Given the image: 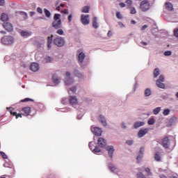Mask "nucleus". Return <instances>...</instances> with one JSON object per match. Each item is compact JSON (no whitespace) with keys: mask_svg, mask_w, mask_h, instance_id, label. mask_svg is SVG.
<instances>
[{"mask_svg":"<svg viewBox=\"0 0 178 178\" xmlns=\"http://www.w3.org/2000/svg\"><path fill=\"white\" fill-rule=\"evenodd\" d=\"M52 27L58 30L62 27V20L60 19V14H55L54 16V22H52Z\"/></svg>","mask_w":178,"mask_h":178,"instance_id":"obj_1","label":"nucleus"},{"mask_svg":"<svg viewBox=\"0 0 178 178\" xmlns=\"http://www.w3.org/2000/svg\"><path fill=\"white\" fill-rule=\"evenodd\" d=\"M1 42L4 45H12L15 42V39L12 36H6L1 39Z\"/></svg>","mask_w":178,"mask_h":178,"instance_id":"obj_2","label":"nucleus"},{"mask_svg":"<svg viewBox=\"0 0 178 178\" xmlns=\"http://www.w3.org/2000/svg\"><path fill=\"white\" fill-rule=\"evenodd\" d=\"M163 81H165V76L160 75L159 79L156 81V86H157L159 88L165 89V83H163Z\"/></svg>","mask_w":178,"mask_h":178,"instance_id":"obj_3","label":"nucleus"},{"mask_svg":"<svg viewBox=\"0 0 178 178\" xmlns=\"http://www.w3.org/2000/svg\"><path fill=\"white\" fill-rule=\"evenodd\" d=\"M53 42L56 47H63L65 45V39L62 37H58L53 40Z\"/></svg>","mask_w":178,"mask_h":178,"instance_id":"obj_4","label":"nucleus"},{"mask_svg":"<svg viewBox=\"0 0 178 178\" xmlns=\"http://www.w3.org/2000/svg\"><path fill=\"white\" fill-rule=\"evenodd\" d=\"M149 6H151L149 2L147 0H145L140 3V8L143 12H147L149 9Z\"/></svg>","mask_w":178,"mask_h":178,"instance_id":"obj_5","label":"nucleus"},{"mask_svg":"<svg viewBox=\"0 0 178 178\" xmlns=\"http://www.w3.org/2000/svg\"><path fill=\"white\" fill-rule=\"evenodd\" d=\"M161 144L163 148H165V149H169V148H170V140L169 139V137H164L162 139Z\"/></svg>","mask_w":178,"mask_h":178,"instance_id":"obj_6","label":"nucleus"},{"mask_svg":"<svg viewBox=\"0 0 178 178\" xmlns=\"http://www.w3.org/2000/svg\"><path fill=\"white\" fill-rule=\"evenodd\" d=\"M23 116H30L31 115V107L27 106L22 108V113Z\"/></svg>","mask_w":178,"mask_h":178,"instance_id":"obj_7","label":"nucleus"},{"mask_svg":"<svg viewBox=\"0 0 178 178\" xmlns=\"http://www.w3.org/2000/svg\"><path fill=\"white\" fill-rule=\"evenodd\" d=\"M88 17H90L89 15H81V22L84 26H87V24H90V19H88Z\"/></svg>","mask_w":178,"mask_h":178,"instance_id":"obj_8","label":"nucleus"},{"mask_svg":"<svg viewBox=\"0 0 178 178\" xmlns=\"http://www.w3.org/2000/svg\"><path fill=\"white\" fill-rule=\"evenodd\" d=\"M91 130L93 134H95V136H102V129H101V128L95 127L92 128Z\"/></svg>","mask_w":178,"mask_h":178,"instance_id":"obj_9","label":"nucleus"},{"mask_svg":"<svg viewBox=\"0 0 178 178\" xmlns=\"http://www.w3.org/2000/svg\"><path fill=\"white\" fill-rule=\"evenodd\" d=\"M106 150L108 152V156L113 158V152H115V148H113V146L109 145L106 147Z\"/></svg>","mask_w":178,"mask_h":178,"instance_id":"obj_10","label":"nucleus"},{"mask_svg":"<svg viewBox=\"0 0 178 178\" xmlns=\"http://www.w3.org/2000/svg\"><path fill=\"white\" fill-rule=\"evenodd\" d=\"M3 27L7 31H13V26L12 25V24H10L9 22H4L3 24Z\"/></svg>","mask_w":178,"mask_h":178,"instance_id":"obj_11","label":"nucleus"},{"mask_svg":"<svg viewBox=\"0 0 178 178\" xmlns=\"http://www.w3.org/2000/svg\"><path fill=\"white\" fill-rule=\"evenodd\" d=\"M97 144L101 148L106 146V140L104 138H99L97 140Z\"/></svg>","mask_w":178,"mask_h":178,"instance_id":"obj_12","label":"nucleus"},{"mask_svg":"<svg viewBox=\"0 0 178 178\" xmlns=\"http://www.w3.org/2000/svg\"><path fill=\"white\" fill-rule=\"evenodd\" d=\"M77 54H79V55H78V61L80 63H83V62H84V59L86 58V54L83 52H80V50L77 51Z\"/></svg>","mask_w":178,"mask_h":178,"instance_id":"obj_13","label":"nucleus"},{"mask_svg":"<svg viewBox=\"0 0 178 178\" xmlns=\"http://www.w3.org/2000/svg\"><path fill=\"white\" fill-rule=\"evenodd\" d=\"M8 111L10 112V115H13V116H15L16 119H19V118H22L21 113H18L17 112H13V108L7 107Z\"/></svg>","mask_w":178,"mask_h":178,"instance_id":"obj_14","label":"nucleus"},{"mask_svg":"<svg viewBox=\"0 0 178 178\" xmlns=\"http://www.w3.org/2000/svg\"><path fill=\"white\" fill-rule=\"evenodd\" d=\"M30 69L32 72H38L40 70V65L37 63H33L30 66Z\"/></svg>","mask_w":178,"mask_h":178,"instance_id":"obj_15","label":"nucleus"},{"mask_svg":"<svg viewBox=\"0 0 178 178\" xmlns=\"http://www.w3.org/2000/svg\"><path fill=\"white\" fill-rule=\"evenodd\" d=\"M147 133H148V129L145 128L144 129H140L138 133V137L141 138V137H144Z\"/></svg>","mask_w":178,"mask_h":178,"instance_id":"obj_16","label":"nucleus"},{"mask_svg":"<svg viewBox=\"0 0 178 178\" xmlns=\"http://www.w3.org/2000/svg\"><path fill=\"white\" fill-rule=\"evenodd\" d=\"M69 101L71 105H77L78 101L76 96H70Z\"/></svg>","mask_w":178,"mask_h":178,"instance_id":"obj_17","label":"nucleus"},{"mask_svg":"<svg viewBox=\"0 0 178 178\" xmlns=\"http://www.w3.org/2000/svg\"><path fill=\"white\" fill-rule=\"evenodd\" d=\"M66 77L67 79L65 81V84L67 86H69V84H72V83H73V81L72 80V79H70V72H66Z\"/></svg>","mask_w":178,"mask_h":178,"instance_id":"obj_18","label":"nucleus"},{"mask_svg":"<svg viewBox=\"0 0 178 178\" xmlns=\"http://www.w3.org/2000/svg\"><path fill=\"white\" fill-rule=\"evenodd\" d=\"M54 38V35H51V36H49L47 38V48L48 49H50L51 48V44H52V40Z\"/></svg>","mask_w":178,"mask_h":178,"instance_id":"obj_19","label":"nucleus"},{"mask_svg":"<svg viewBox=\"0 0 178 178\" xmlns=\"http://www.w3.org/2000/svg\"><path fill=\"white\" fill-rule=\"evenodd\" d=\"M159 74H161V70H159V68H155L153 72L154 78L156 79Z\"/></svg>","mask_w":178,"mask_h":178,"instance_id":"obj_20","label":"nucleus"},{"mask_svg":"<svg viewBox=\"0 0 178 178\" xmlns=\"http://www.w3.org/2000/svg\"><path fill=\"white\" fill-rule=\"evenodd\" d=\"M139 152L140 155H138L136 158L138 162H140L141 158H143V154H144V147H140Z\"/></svg>","mask_w":178,"mask_h":178,"instance_id":"obj_21","label":"nucleus"},{"mask_svg":"<svg viewBox=\"0 0 178 178\" xmlns=\"http://www.w3.org/2000/svg\"><path fill=\"white\" fill-rule=\"evenodd\" d=\"M1 22H8L9 20V17L6 13L1 14Z\"/></svg>","mask_w":178,"mask_h":178,"instance_id":"obj_22","label":"nucleus"},{"mask_svg":"<svg viewBox=\"0 0 178 178\" xmlns=\"http://www.w3.org/2000/svg\"><path fill=\"white\" fill-rule=\"evenodd\" d=\"M142 126H144V122H136L134 124V129H138V127H141Z\"/></svg>","mask_w":178,"mask_h":178,"instance_id":"obj_23","label":"nucleus"},{"mask_svg":"<svg viewBox=\"0 0 178 178\" xmlns=\"http://www.w3.org/2000/svg\"><path fill=\"white\" fill-rule=\"evenodd\" d=\"M165 5L167 10H170V11L173 10V5L171 3H165Z\"/></svg>","mask_w":178,"mask_h":178,"instance_id":"obj_24","label":"nucleus"},{"mask_svg":"<svg viewBox=\"0 0 178 178\" xmlns=\"http://www.w3.org/2000/svg\"><path fill=\"white\" fill-rule=\"evenodd\" d=\"M99 121L103 124V126L106 127V120H105V117L103 115H99Z\"/></svg>","mask_w":178,"mask_h":178,"instance_id":"obj_25","label":"nucleus"},{"mask_svg":"<svg viewBox=\"0 0 178 178\" xmlns=\"http://www.w3.org/2000/svg\"><path fill=\"white\" fill-rule=\"evenodd\" d=\"M97 19L96 17H94L92 19V27L94 29H97L98 28V22H97Z\"/></svg>","mask_w":178,"mask_h":178,"instance_id":"obj_26","label":"nucleus"},{"mask_svg":"<svg viewBox=\"0 0 178 178\" xmlns=\"http://www.w3.org/2000/svg\"><path fill=\"white\" fill-rule=\"evenodd\" d=\"M21 35H22V37H30V35H31V33L22 31L21 32Z\"/></svg>","mask_w":178,"mask_h":178,"instance_id":"obj_27","label":"nucleus"},{"mask_svg":"<svg viewBox=\"0 0 178 178\" xmlns=\"http://www.w3.org/2000/svg\"><path fill=\"white\" fill-rule=\"evenodd\" d=\"M82 13H88L90 12V7L84 6L81 10Z\"/></svg>","mask_w":178,"mask_h":178,"instance_id":"obj_28","label":"nucleus"},{"mask_svg":"<svg viewBox=\"0 0 178 178\" xmlns=\"http://www.w3.org/2000/svg\"><path fill=\"white\" fill-rule=\"evenodd\" d=\"M44 13L47 17H51V12H49L47 8L44 9Z\"/></svg>","mask_w":178,"mask_h":178,"instance_id":"obj_29","label":"nucleus"},{"mask_svg":"<svg viewBox=\"0 0 178 178\" xmlns=\"http://www.w3.org/2000/svg\"><path fill=\"white\" fill-rule=\"evenodd\" d=\"M52 81L54 84H59V79L56 77V76L54 75L52 76Z\"/></svg>","mask_w":178,"mask_h":178,"instance_id":"obj_30","label":"nucleus"},{"mask_svg":"<svg viewBox=\"0 0 178 178\" xmlns=\"http://www.w3.org/2000/svg\"><path fill=\"white\" fill-rule=\"evenodd\" d=\"M154 159L157 162H160V161H161V155L159 154V153H156V154L154 156Z\"/></svg>","mask_w":178,"mask_h":178,"instance_id":"obj_31","label":"nucleus"},{"mask_svg":"<svg viewBox=\"0 0 178 178\" xmlns=\"http://www.w3.org/2000/svg\"><path fill=\"white\" fill-rule=\"evenodd\" d=\"M161 112V107H157L153 110L154 115H158Z\"/></svg>","mask_w":178,"mask_h":178,"instance_id":"obj_32","label":"nucleus"},{"mask_svg":"<svg viewBox=\"0 0 178 178\" xmlns=\"http://www.w3.org/2000/svg\"><path fill=\"white\" fill-rule=\"evenodd\" d=\"M145 97H149V95H151V90L149 88H147L145 90Z\"/></svg>","mask_w":178,"mask_h":178,"instance_id":"obj_33","label":"nucleus"},{"mask_svg":"<svg viewBox=\"0 0 178 178\" xmlns=\"http://www.w3.org/2000/svg\"><path fill=\"white\" fill-rule=\"evenodd\" d=\"M145 172L147 173V176H152V172H151V169H149V168H145Z\"/></svg>","mask_w":178,"mask_h":178,"instance_id":"obj_34","label":"nucleus"},{"mask_svg":"<svg viewBox=\"0 0 178 178\" xmlns=\"http://www.w3.org/2000/svg\"><path fill=\"white\" fill-rule=\"evenodd\" d=\"M129 9L131 15H136L137 13V11L136 10V8L134 7H131L129 8Z\"/></svg>","mask_w":178,"mask_h":178,"instance_id":"obj_35","label":"nucleus"},{"mask_svg":"<svg viewBox=\"0 0 178 178\" xmlns=\"http://www.w3.org/2000/svg\"><path fill=\"white\" fill-rule=\"evenodd\" d=\"M93 152H94L95 154H98V153L101 152V149L99 148V147L96 146V147H95V149H93Z\"/></svg>","mask_w":178,"mask_h":178,"instance_id":"obj_36","label":"nucleus"},{"mask_svg":"<svg viewBox=\"0 0 178 178\" xmlns=\"http://www.w3.org/2000/svg\"><path fill=\"white\" fill-rule=\"evenodd\" d=\"M108 168L111 172H116V168H115V166H113V165L109 164Z\"/></svg>","mask_w":178,"mask_h":178,"instance_id":"obj_37","label":"nucleus"},{"mask_svg":"<svg viewBox=\"0 0 178 178\" xmlns=\"http://www.w3.org/2000/svg\"><path fill=\"white\" fill-rule=\"evenodd\" d=\"M169 113H170V110H169V109H165L163 112V115L164 116H168V115H169Z\"/></svg>","mask_w":178,"mask_h":178,"instance_id":"obj_38","label":"nucleus"},{"mask_svg":"<svg viewBox=\"0 0 178 178\" xmlns=\"http://www.w3.org/2000/svg\"><path fill=\"white\" fill-rule=\"evenodd\" d=\"M148 124L152 125V124H155V119L154 118H150L148 120Z\"/></svg>","mask_w":178,"mask_h":178,"instance_id":"obj_39","label":"nucleus"},{"mask_svg":"<svg viewBox=\"0 0 178 178\" xmlns=\"http://www.w3.org/2000/svg\"><path fill=\"white\" fill-rule=\"evenodd\" d=\"M0 155H1V156L3 159H8V155H6V154H5V152H0Z\"/></svg>","mask_w":178,"mask_h":178,"instance_id":"obj_40","label":"nucleus"},{"mask_svg":"<svg viewBox=\"0 0 178 178\" xmlns=\"http://www.w3.org/2000/svg\"><path fill=\"white\" fill-rule=\"evenodd\" d=\"M116 17H117V19H122L123 18L120 12L116 13Z\"/></svg>","mask_w":178,"mask_h":178,"instance_id":"obj_41","label":"nucleus"},{"mask_svg":"<svg viewBox=\"0 0 178 178\" xmlns=\"http://www.w3.org/2000/svg\"><path fill=\"white\" fill-rule=\"evenodd\" d=\"M56 33L58 34V35H63L64 32H63V29H58V30L56 31Z\"/></svg>","mask_w":178,"mask_h":178,"instance_id":"obj_42","label":"nucleus"},{"mask_svg":"<svg viewBox=\"0 0 178 178\" xmlns=\"http://www.w3.org/2000/svg\"><path fill=\"white\" fill-rule=\"evenodd\" d=\"M30 101H34V100H33V99H30V98H26V99H22V100H21V102H30Z\"/></svg>","mask_w":178,"mask_h":178,"instance_id":"obj_43","label":"nucleus"},{"mask_svg":"<svg viewBox=\"0 0 178 178\" xmlns=\"http://www.w3.org/2000/svg\"><path fill=\"white\" fill-rule=\"evenodd\" d=\"M137 177L138 178H145V177L144 176V174H143V172H138L137 174Z\"/></svg>","mask_w":178,"mask_h":178,"instance_id":"obj_44","label":"nucleus"},{"mask_svg":"<svg viewBox=\"0 0 178 178\" xmlns=\"http://www.w3.org/2000/svg\"><path fill=\"white\" fill-rule=\"evenodd\" d=\"M164 55H165V56H170V55H172V51H165Z\"/></svg>","mask_w":178,"mask_h":178,"instance_id":"obj_45","label":"nucleus"},{"mask_svg":"<svg viewBox=\"0 0 178 178\" xmlns=\"http://www.w3.org/2000/svg\"><path fill=\"white\" fill-rule=\"evenodd\" d=\"M126 3L127 5H128L129 6H131V5H133V1L131 0H127L126 1Z\"/></svg>","mask_w":178,"mask_h":178,"instance_id":"obj_46","label":"nucleus"},{"mask_svg":"<svg viewBox=\"0 0 178 178\" xmlns=\"http://www.w3.org/2000/svg\"><path fill=\"white\" fill-rule=\"evenodd\" d=\"M45 60H46V63H49V62H52V58H51V57H47V58H45Z\"/></svg>","mask_w":178,"mask_h":178,"instance_id":"obj_47","label":"nucleus"},{"mask_svg":"<svg viewBox=\"0 0 178 178\" xmlns=\"http://www.w3.org/2000/svg\"><path fill=\"white\" fill-rule=\"evenodd\" d=\"M76 90H77V88H76V86L70 88V91H72V92H76Z\"/></svg>","mask_w":178,"mask_h":178,"instance_id":"obj_48","label":"nucleus"},{"mask_svg":"<svg viewBox=\"0 0 178 178\" xmlns=\"http://www.w3.org/2000/svg\"><path fill=\"white\" fill-rule=\"evenodd\" d=\"M61 12L65 15H69V11L67 10V9L63 10Z\"/></svg>","mask_w":178,"mask_h":178,"instance_id":"obj_49","label":"nucleus"},{"mask_svg":"<svg viewBox=\"0 0 178 178\" xmlns=\"http://www.w3.org/2000/svg\"><path fill=\"white\" fill-rule=\"evenodd\" d=\"M174 35L178 38V29L174 31Z\"/></svg>","mask_w":178,"mask_h":178,"instance_id":"obj_50","label":"nucleus"},{"mask_svg":"<svg viewBox=\"0 0 178 178\" xmlns=\"http://www.w3.org/2000/svg\"><path fill=\"white\" fill-rule=\"evenodd\" d=\"M72 17H73V15H72V14L68 16V22H69V23H70V22H72Z\"/></svg>","mask_w":178,"mask_h":178,"instance_id":"obj_51","label":"nucleus"},{"mask_svg":"<svg viewBox=\"0 0 178 178\" xmlns=\"http://www.w3.org/2000/svg\"><path fill=\"white\" fill-rule=\"evenodd\" d=\"M126 143L128 145H133V140H127L126 142Z\"/></svg>","mask_w":178,"mask_h":178,"instance_id":"obj_52","label":"nucleus"},{"mask_svg":"<svg viewBox=\"0 0 178 178\" xmlns=\"http://www.w3.org/2000/svg\"><path fill=\"white\" fill-rule=\"evenodd\" d=\"M5 5V0H0V6H3Z\"/></svg>","mask_w":178,"mask_h":178,"instance_id":"obj_53","label":"nucleus"},{"mask_svg":"<svg viewBox=\"0 0 178 178\" xmlns=\"http://www.w3.org/2000/svg\"><path fill=\"white\" fill-rule=\"evenodd\" d=\"M37 12H38V13H42V9H41V8H37Z\"/></svg>","mask_w":178,"mask_h":178,"instance_id":"obj_54","label":"nucleus"},{"mask_svg":"<svg viewBox=\"0 0 178 178\" xmlns=\"http://www.w3.org/2000/svg\"><path fill=\"white\" fill-rule=\"evenodd\" d=\"M88 145H89V148H90V149H92V147L94 145L92 142H90Z\"/></svg>","mask_w":178,"mask_h":178,"instance_id":"obj_55","label":"nucleus"},{"mask_svg":"<svg viewBox=\"0 0 178 178\" xmlns=\"http://www.w3.org/2000/svg\"><path fill=\"white\" fill-rule=\"evenodd\" d=\"M74 74H75L78 77H80V76H81V74H79V71H77V70H75Z\"/></svg>","mask_w":178,"mask_h":178,"instance_id":"obj_56","label":"nucleus"},{"mask_svg":"<svg viewBox=\"0 0 178 178\" xmlns=\"http://www.w3.org/2000/svg\"><path fill=\"white\" fill-rule=\"evenodd\" d=\"M147 27H148V26H147V25H143V26H142V28H141V30H142V31H144V30H145V29H147Z\"/></svg>","mask_w":178,"mask_h":178,"instance_id":"obj_57","label":"nucleus"},{"mask_svg":"<svg viewBox=\"0 0 178 178\" xmlns=\"http://www.w3.org/2000/svg\"><path fill=\"white\" fill-rule=\"evenodd\" d=\"M120 8H124V6H126V4H124V3H120Z\"/></svg>","mask_w":178,"mask_h":178,"instance_id":"obj_58","label":"nucleus"},{"mask_svg":"<svg viewBox=\"0 0 178 178\" xmlns=\"http://www.w3.org/2000/svg\"><path fill=\"white\" fill-rule=\"evenodd\" d=\"M118 24H119V26H120V27H124V24H123V23L122 22H118Z\"/></svg>","mask_w":178,"mask_h":178,"instance_id":"obj_59","label":"nucleus"},{"mask_svg":"<svg viewBox=\"0 0 178 178\" xmlns=\"http://www.w3.org/2000/svg\"><path fill=\"white\" fill-rule=\"evenodd\" d=\"M160 178H168V177H166V175L162 174L160 175Z\"/></svg>","mask_w":178,"mask_h":178,"instance_id":"obj_60","label":"nucleus"},{"mask_svg":"<svg viewBox=\"0 0 178 178\" xmlns=\"http://www.w3.org/2000/svg\"><path fill=\"white\" fill-rule=\"evenodd\" d=\"M111 35H112V31H108V37H111Z\"/></svg>","mask_w":178,"mask_h":178,"instance_id":"obj_61","label":"nucleus"},{"mask_svg":"<svg viewBox=\"0 0 178 178\" xmlns=\"http://www.w3.org/2000/svg\"><path fill=\"white\" fill-rule=\"evenodd\" d=\"M141 44H143V45H148V44L147 43V42H141Z\"/></svg>","mask_w":178,"mask_h":178,"instance_id":"obj_62","label":"nucleus"},{"mask_svg":"<svg viewBox=\"0 0 178 178\" xmlns=\"http://www.w3.org/2000/svg\"><path fill=\"white\" fill-rule=\"evenodd\" d=\"M131 24H136V21L131 20Z\"/></svg>","mask_w":178,"mask_h":178,"instance_id":"obj_63","label":"nucleus"},{"mask_svg":"<svg viewBox=\"0 0 178 178\" xmlns=\"http://www.w3.org/2000/svg\"><path fill=\"white\" fill-rule=\"evenodd\" d=\"M3 166H4V168H9V166H8V163H4Z\"/></svg>","mask_w":178,"mask_h":178,"instance_id":"obj_64","label":"nucleus"}]
</instances>
